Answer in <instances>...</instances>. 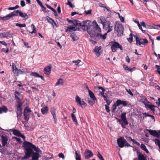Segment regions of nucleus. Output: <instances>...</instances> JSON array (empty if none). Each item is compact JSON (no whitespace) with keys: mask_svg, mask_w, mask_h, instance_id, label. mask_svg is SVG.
Wrapping results in <instances>:
<instances>
[{"mask_svg":"<svg viewBox=\"0 0 160 160\" xmlns=\"http://www.w3.org/2000/svg\"><path fill=\"white\" fill-rule=\"evenodd\" d=\"M22 147L24 150H27V155H29L32 152H34L33 149L37 152H41L39 148L36 147V146L32 143L26 141L23 142Z\"/></svg>","mask_w":160,"mask_h":160,"instance_id":"1","label":"nucleus"},{"mask_svg":"<svg viewBox=\"0 0 160 160\" xmlns=\"http://www.w3.org/2000/svg\"><path fill=\"white\" fill-rule=\"evenodd\" d=\"M15 99H16V102L17 103V104L16 105L17 109L16 112L17 113V117L18 118V121L20 120L23 123V122L22 120V119L20 118L22 114V103L21 100L20 98H19L17 95L15 94Z\"/></svg>","mask_w":160,"mask_h":160,"instance_id":"2","label":"nucleus"},{"mask_svg":"<svg viewBox=\"0 0 160 160\" xmlns=\"http://www.w3.org/2000/svg\"><path fill=\"white\" fill-rule=\"evenodd\" d=\"M101 32V29L98 24L96 20H94L92 23V25H90L87 27V32L90 35L91 33H96V32Z\"/></svg>","mask_w":160,"mask_h":160,"instance_id":"3","label":"nucleus"},{"mask_svg":"<svg viewBox=\"0 0 160 160\" xmlns=\"http://www.w3.org/2000/svg\"><path fill=\"white\" fill-rule=\"evenodd\" d=\"M24 151L25 154V155L23 157H20L19 158H21V160H23L26 159H28L32 157V160H38L39 156H40L38 152H32V153L30 154L29 156V155H27V150L24 149Z\"/></svg>","mask_w":160,"mask_h":160,"instance_id":"4","label":"nucleus"},{"mask_svg":"<svg viewBox=\"0 0 160 160\" xmlns=\"http://www.w3.org/2000/svg\"><path fill=\"white\" fill-rule=\"evenodd\" d=\"M124 31L123 27L122 24H118L115 27V32L118 37L123 34Z\"/></svg>","mask_w":160,"mask_h":160,"instance_id":"5","label":"nucleus"},{"mask_svg":"<svg viewBox=\"0 0 160 160\" xmlns=\"http://www.w3.org/2000/svg\"><path fill=\"white\" fill-rule=\"evenodd\" d=\"M134 38H135L136 41V45H137L143 47L142 46H141V45H143L144 46L145 45H146L148 42L147 39L144 38L143 39V42H141V39L140 37L139 38L138 36L137 35H134Z\"/></svg>","mask_w":160,"mask_h":160,"instance_id":"6","label":"nucleus"},{"mask_svg":"<svg viewBox=\"0 0 160 160\" xmlns=\"http://www.w3.org/2000/svg\"><path fill=\"white\" fill-rule=\"evenodd\" d=\"M12 16H18V14L20 16L24 18L25 19H27L29 18L28 15L26 13H23L19 10H15L11 13Z\"/></svg>","mask_w":160,"mask_h":160,"instance_id":"7","label":"nucleus"},{"mask_svg":"<svg viewBox=\"0 0 160 160\" xmlns=\"http://www.w3.org/2000/svg\"><path fill=\"white\" fill-rule=\"evenodd\" d=\"M107 33H105L103 35L98 32L96 33H91L90 36L92 38H95L96 39H99L100 38L104 40L106 38Z\"/></svg>","mask_w":160,"mask_h":160,"instance_id":"8","label":"nucleus"},{"mask_svg":"<svg viewBox=\"0 0 160 160\" xmlns=\"http://www.w3.org/2000/svg\"><path fill=\"white\" fill-rule=\"evenodd\" d=\"M75 99L78 106H81L82 108H85L87 106V103L82 100L81 101V98L78 96H76Z\"/></svg>","mask_w":160,"mask_h":160,"instance_id":"9","label":"nucleus"},{"mask_svg":"<svg viewBox=\"0 0 160 160\" xmlns=\"http://www.w3.org/2000/svg\"><path fill=\"white\" fill-rule=\"evenodd\" d=\"M112 44L111 45V48L112 52H115L117 48H119L121 50H122V47L118 42H112Z\"/></svg>","mask_w":160,"mask_h":160,"instance_id":"10","label":"nucleus"},{"mask_svg":"<svg viewBox=\"0 0 160 160\" xmlns=\"http://www.w3.org/2000/svg\"><path fill=\"white\" fill-rule=\"evenodd\" d=\"M117 142L118 146L121 148H122L124 146L126 140L123 137H121L117 139Z\"/></svg>","mask_w":160,"mask_h":160,"instance_id":"11","label":"nucleus"},{"mask_svg":"<svg viewBox=\"0 0 160 160\" xmlns=\"http://www.w3.org/2000/svg\"><path fill=\"white\" fill-rule=\"evenodd\" d=\"M93 155L92 152L89 150L86 149L84 152V156L85 159H88L91 158Z\"/></svg>","mask_w":160,"mask_h":160,"instance_id":"12","label":"nucleus"},{"mask_svg":"<svg viewBox=\"0 0 160 160\" xmlns=\"http://www.w3.org/2000/svg\"><path fill=\"white\" fill-rule=\"evenodd\" d=\"M56 109L54 107H53L51 108L50 112H51L52 116H53L55 123L56 124L57 122V116L56 114Z\"/></svg>","mask_w":160,"mask_h":160,"instance_id":"13","label":"nucleus"},{"mask_svg":"<svg viewBox=\"0 0 160 160\" xmlns=\"http://www.w3.org/2000/svg\"><path fill=\"white\" fill-rule=\"evenodd\" d=\"M52 67L51 65L46 67L43 70V72L47 75H49L51 72Z\"/></svg>","mask_w":160,"mask_h":160,"instance_id":"14","label":"nucleus"},{"mask_svg":"<svg viewBox=\"0 0 160 160\" xmlns=\"http://www.w3.org/2000/svg\"><path fill=\"white\" fill-rule=\"evenodd\" d=\"M13 134L16 136L20 137L23 139H25V137L24 135L22 134L19 131L16 130L14 129L12 130Z\"/></svg>","mask_w":160,"mask_h":160,"instance_id":"15","label":"nucleus"},{"mask_svg":"<svg viewBox=\"0 0 160 160\" xmlns=\"http://www.w3.org/2000/svg\"><path fill=\"white\" fill-rule=\"evenodd\" d=\"M105 23V24L103 25V27H104L105 26L107 27V28H108V30L107 32L108 33L112 30L113 26L110 25L111 22L109 21H108Z\"/></svg>","mask_w":160,"mask_h":160,"instance_id":"16","label":"nucleus"},{"mask_svg":"<svg viewBox=\"0 0 160 160\" xmlns=\"http://www.w3.org/2000/svg\"><path fill=\"white\" fill-rule=\"evenodd\" d=\"M146 130L152 135L156 137L157 138L159 137V133L155 130L147 129Z\"/></svg>","mask_w":160,"mask_h":160,"instance_id":"17","label":"nucleus"},{"mask_svg":"<svg viewBox=\"0 0 160 160\" xmlns=\"http://www.w3.org/2000/svg\"><path fill=\"white\" fill-rule=\"evenodd\" d=\"M101 46L99 47L98 46H96L94 50V52H95L96 55L98 57L102 53V51L101 50Z\"/></svg>","mask_w":160,"mask_h":160,"instance_id":"18","label":"nucleus"},{"mask_svg":"<svg viewBox=\"0 0 160 160\" xmlns=\"http://www.w3.org/2000/svg\"><path fill=\"white\" fill-rule=\"evenodd\" d=\"M1 138L2 139V146L3 147L5 146L7 143V141L8 140V137L6 135H2Z\"/></svg>","mask_w":160,"mask_h":160,"instance_id":"19","label":"nucleus"},{"mask_svg":"<svg viewBox=\"0 0 160 160\" xmlns=\"http://www.w3.org/2000/svg\"><path fill=\"white\" fill-rule=\"evenodd\" d=\"M121 119L122 121L124 123L125 125H127L128 124V122L126 119V113H122L121 115Z\"/></svg>","mask_w":160,"mask_h":160,"instance_id":"20","label":"nucleus"},{"mask_svg":"<svg viewBox=\"0 0 160 160\" xmlns=\"http://www.w3.org/2000/svg\"><path fill=\"white\" fill-rule=\"evenodd\" d=\"M41 111L43 115L46 114L48 112V106H45L44 108H41Z\"/></svg>","mask_w":160,"mask_h":160,"instance_id":"21","label":"nucleus"},{"mask_svg":"<svg viewBox=\"0 0 160 160\" xmlns=\"http://www.w3.org/2000/svg\"><path fill=\"white\" fill-rule=\"evenodd\" d=\"M76 30L75 28L73 26H70L68 27V28L65 30V32H71L72 31H75Z\"/></svg>","mask_w":160,"mask_h":160,"instance_id":"22","label":"nucleus"},{"mask_svg":"<svg viewBox=\"0 0 160 160\" xmlns=\"http://www.w3.org/2000/svg\"><path fill=\"white\" fill-rule=\"evenodd\" d=\"M75 159L76 160H81V156L80 154L79 151H77L75 152Z\"/></svg>","mask_w":160,"mask_h":160,"instance_id":"23","label":"nucleus"},{"mask_svg":"<svg viewBox=\"0 0 160 160\" xmlns=\"http://www.w3.org/2000/svg\"><path fill=\"white\" fill-rule=\"evenodd\" d=\"M8 111V109L5 106H3L2 107L0 108V113L3 112H6Z\"/></svg>","mask_w":160,"mask_h":160,"instance_id":"24","label":"nucleus"},{"mask_svg":"<svg viewBox=\"0 0 160 160\" xmlns=\"http://www.w3.org/2000/svg\"><path fill=\"white\" fill-rule=\"evenodd\" d=\"M138 160H146V157L141 153L138 154Z\"/></svg>","mask_w":160,"mask_h":160,"instance_id":"25","label":"nucleus"},{"mask_svg":"<svg viewBox=\"0 0 160 160\" xmlns=\"http://www.w3.org/2000/svg\"><path fill=\"white\" fill-rule=\"evenodd\" d=\"M12 17V15L11 13H10L5 16V17L2 18H1V19H2L3 20H8L9 19L11 18Z\"/></svg>","mask_w":160,"mask_h":160,"instance_id":"26","label":"nucleus"},{"mask_svg":"<svg viewBox=\"0 0 160 160\" xmlns=\"http://www.w3.org/2000/svg\"><path fill=\"white\" fill-rule=\"evenodd\" d=\"M97 99H92L90 98H88V102L90 105L92 106L95 103V101Z\"/></svg>","mask_w":160,"mask_h":160,"instance_id":"27","label":"nucleus"},{"mask_svg":"<svg viewBox=\"0 0 160 160\" xmlns=\"http://www.w3.org/2000/svg\"><path fill=\"white\" fill-rule=\"evenodd\" d=\"M71 115L73 121L76 125H78V124L75 115L73 113H72Z\"/></svg>","mask_w":160,"mask_h":160,"instance_id":"28","label":"nucleus"},{"mask_svg":"<svg viewBox=\"0 0 160 160\" xmlns=\"http://www.w3.org/2000/svg\"><path fill=\"white\" fill-rule=\"evenodd\" d=\"M29 113H28L25 112H24L23 116L25 120L28 122L29 118Z\"/></svg>","mask_w":160,"mask_h":160,"instance_id":"29","label":"nucleus"},{"mask_svg":"<svg viewBox=\"0 0 160 160\" xmlns=\"http://www.w3.org/2000/svg\"><path fill=\"white\" fill-rule=\"evenodd\" d=\"M70 37L72 38L73 41H76L79 39L78 36L74 33L71 34Z\"/></svg>","mask_w":160,"mask_h":160,"instance_id":"30","label":"nucleus"},{"mask_svg":"<svg viewBox=\"0 0 160 160\" xmlns=\"http://www.w3.org/2000/svg\"><path fill=\"white\" fill-rule=\"evenodd\" d=\"M89 94L90 98L92 99H97L93 93L91 91H89Z\"/></svg>","mask_w":160,"mask_h":160,"instance_id":"31","label":"nucleus"},{"mask_svg":"<svg viewBox=\"0 0 160 160\" xmlns=\"http://www.w3.org/2000/svg\"><path fill=\"white\" fill-rule=\"evenodd\" d=\"M12 68L13 69V71L14 73L16 75H17V72H18L19 69H18L15 65L13 64L12 65Z\"/></svg>","mask_w":160,"mask_h":160,"instance_id":"32","label":"nucleus"},{"mask_svg":"<svg viewBox=\"0 0 160 160\" xmlns=\"http://www.w3.org/2000/svg\"><path fill=\"white\" fill-rule=\"evenodd\" d=\"M73 24L75 26L77 27V26H80L81 25V23H80V21L76 20H74L73 22Z\"/></svg>","mask_w":160,"mask_h":160,"instance_id":"33","label":"nucleus"},{"mask_svg":"<svg viewBox=\"0 0 160 160\" xmlns=\"http://www.w3.org/2000/svg\"><path fill=\"white\" fill-rule=\"evenodd\" d=\"M90 25L87 24H82V23H81V25H80V27H82V29L84 31H85L86 29L87 31V27L88 26Z\"/></svg>","mask_w":160,"mask_h":160,"instance_id":"34","label":"nucleus"},{"mask_svg":"<svg viewBox=\"0 0 160 160\" xmlns=\"http://www.w3.org/2000/svg\"><path fill=\"white\" fill-rule=\"evenodd\" d=\"M63 80L61 78H59V79L57 82L56 83V84L55 85V86L59 85H60V84H61L62 85L63 84Z\"/></svg>","mask_w":160,"mask_h":160,"instance_id":"35","label":"nucleus"},{"mask_svg":"<svg viewBox=\"0 0 160 160\" xmlns=\"http://www.w3.org/2000/svg\"><path fill=\"white\" fill-rule=\"evenodd\" d=\"M123 68L125 70L128 71V72H132V71L133 68H129L126 65H123Z\"/></svg>","mask_w":160,"mask_h":160,"instance_id":"36","label":"nucleus"},{"mask_svg":"<svg viewBox=\"0 0 160 160\" xmlns=\"http://www.w3.org/2000/svg\"><path fill=\"white\" fill-rule=\"evenodd\" d=\"M31 27H32V29L33 30L32 31V32H29L32 34L33 33H36L37 32V31L35 29V27L34 24H32L31 25Z\"/></svg>","mask_w":160,"mask_h":160,"instance_id":"37","label":"nucleus"},{"mask_svg":"<svg viewBox=\"0 0 160 160\" xmlns=\"http://www.w3.org/2000/svg\"><path fill=\"white\" fill-rule=\"evenodd\" d=\"M133 35L132 33H131L129 35V37L127 38L128 41L130 43L132 42Z\"/></svg>","mask_w":160,"mask_h":160,"instance_id":"38","label":"nucleus"},{"mask_svg":"<svg viewBox=\"0 0 160 160\" xmlns=\"http://www.w3.org/2000/svg\"><path fill=\"white\" fill-rule=\"evenodd\" d=\"M141 101L145 105H146V104L147 102H148L147 99L145 97H142V98L141 99Z\"/></svg>","mask_w":160,"mask_h":160,"instance_id":"39","label":"nucleus"},{"mask_svg":"<svg viewBox=\"0 0 160 160\" xmlns=\"http://www.w3.org/2000/svg\"><path fill=\"white\" fill-rule=\"evenodd\" d=\"M128 138L129 139L132 141V142H133L135 143V144H136L137 145H138V146H139L140 145V143L136 141L135 140H134V139H132L131 137H128Z\"/></svg>","mask_w":160,"mask_h":160,"instance_id":"40","label":"nucleus"},{"mask_svg":"<svg viewBox=\"0 0 160 160\" xmlns=\"http://www.w3.org/2000/svg\"><path fill=\"white\" fill-rule=\"evenodd\" d=\"M12 37V35L10 34L8 32H5V36L4 38H11Z\"/></svg>","mask_w":160,"mask_h":160,"instance_id":"41","label":"nucleus"},{"mask_svg":"<svg viewBox=\"0 0 160 160\" xmlns=\"http://www.w3.org/2000/svg\"><path fill=\"white\" fill-rule=\"evenodd\" d=\"M12 138L15 139L16 141H18L19 143H21L22 142L21 141V139L19 138H18L16 137H12Z\"/></svg>","mask_w":160,"mask_h":160,"instance_id":"42","label":"nucleus"},{"mask_svg":"<svg viewBox=\"0 0 160 160\" xmlns=\"http://www.w3.org/2000/svg\"><path fill=\"white\" fill-rule=\"evenodd\" d=\"M30 75L31 76H34L36 77H38L39 74L38 73L36 72H32L31 73Z\"/></svg>","mask_w":160,"mask_h":160,"instance_id":"43","label":"nucleus"},{"mask_svg":"<svg viewBox=\"0 0 160 160\" xmlns=\"http://www.w3.org/2000/svg\"><path fill=\"white\" fill-rule=\"evenodd\" d=\"M16 26L19 27H23L26 26V24L25 23L21 24L18 23H17L16 24Z\"/></svg>","mask_w":160,"mask_h":160,"instance_id":"44","label":"nucleus"},{"mask_svg":"<svg viewBox=\"0 0 160 160\" xmlns=\"http://www.w3.org/2000/svg\"><path fill=\"white\" fill-rule=\"evenodd\" d=\"M122 101L120 99L117 100L116 102V104L117 106H119L120 105H121Z\"/></svg>","mask_w":160,"mask_h":160,"instance_id":"45","label":"nucleus"},{"mask_svg":"<svg viewBox=\"0 0 160 160\" xmlns=\"http://www.w3.org/2000/svg\"><path fill=\"white\" fill-rule=\"evenodd\" d=\"M48 21L49 23L52 25H53V23L54 22V21L51 18H49V19L48 20Z\"/></svg>","mask_w":160,"mask_h":160,"instance_id":"46","label":"nucleus"},{"mask_svg":"<svg viewBox=\"0 0 160 160\" xmlns=\"http://www.w3.org/2000/svg\"><path fill=\"white\" fill-rule=\"evenodd\" d=\"M92 10L91 9L87 11H85L84 12L85 14L87 15L89 14H90L91 13Z\"/></svg>","mask_w":160,"mask_h":160,"instance_id":"47","label":"nucleus"},{"mask_svg":"<svg viewBox=\"0 0 160 160\" xmlns=\"http://www.w3.org/2000/svg\"><path fill=\"white\" fill-rule=\"evenodd\" d=\"M69 6V7L72 8H73L74 7V6H73L72 4V3L71 2L69 1H68V2L67 4Z\"/></svg>","mask_w":160,"mask_h":160,"instance_id":"48","label":"nucleus"},{"mask_svg":"<svg viewBox=\"0 0 160 160\" xmlns=\"http://www.w3.org/2000/svg\"><path fill=\"white\" fill-rule=\"evenodd\" d=\"M98 157L100 160H104L103 157L99 152H98Z\"/></svg>","mask_w":160,"mask_h":160,"instance_id":"49","label":"nucleus"},{"mask_svg":"<svg viewBox=\"0 0 160 160\" xmlns=\"http://www.w3.org/2000/svg\"><path fill=\"white\" fill-rule=\"evenodd\" d=\"M32 111L29 108H25L24 110V112H25L28 113H30Z\"/></svg>","mask_w":160,"mask_h":160,"instance_id":"50","label":"nucleus"},{"mask_svg":"<svg viewBox=\"0 0 160 160\" xmlns=\"http://www.w3.org/2000/svg\"><path fill=\"white\" fill-rule=\"evenodd\" d=\"M155 106L152 104H151V106L150 107L149 109L152 111L154 112L155 111L154 107Z\"/></svg>","mask_w":160,"mask_h":160,"instance_id":"51","label":"nucleus"},{"mask_svg":"<svg viewBox=\"0 0 160 160\" xmlns=\"http://www.w3.org/2000/svg\"><path fill=\"white\" fill-rule=\"evenodd\" d=\"M121 105H122L124 106H126L127 105V101H122Z\"/></svg>","mask_w":160,"mask_h":160,"instance_id":"52","label":"nucleus"},{"mask_svg":"<svg viewBox=\"0 0 160 160\" xmlns=\"http://www.w3.org/2000/svg\"><path fill=\"white\" fill-rule=\"evenodd\" d=\"M141 149L144 150L146 148V147L145 145L144 144H142L141 145Z\"/></svg>","mask_w":160,"mask_h":160,"instance_id":"53","label":"nucleus"},{"mask_svg":"<svg viewBox=\"0 0 160 160\" xmlns=\"http://www.w3.org/2000/svg\"><path fill=\"white\" fill-rule=\"evenodd\" d=\"M118 16L120 19L121 21L122 22H124V19L123 17L120 16L119 13H118Z\"/></svg>","mask_w":160,"mask_h":160,"instance_id":"54","label":"nucleus"},{"mask_svg":"<svg viewBox=\"0 0 160 160\" xmlns=\"http://www.w3.org/2000/svg\"><path fill=\"white\" fill-rule=\"evenodd\" d=\"M105 109L107 112H109L110 111V110L109 109V107L106 105H105Z\"/></svg>","mask_w":160,"mask_h":160,"instance_id":"55","label":"nucleus"},{"mask_svg":"<svg viewBox=\"0 0 160 160\" xmlns=\"http://www.w3.org/2000/svg\"><path fill=\"white\" fill-rule=\"evenodd\" d=\"M72 62H73V63H76V65H78V64L80 63V60H75V61H72Z\"/></svg>","mask_w":160,"mask_h":160,"instance_id":"56","label":"nucleus"},{"mask_svg":"<svg viewBox=\"0 0 160 160\" xmlns=\"http://www.w3.org/2000/svg\"><path fill=\"white\" fill-rule=\"evenodd\" d=\"M77 14H79L80 15H82V14H79L78 12H72L71 13V15L72 16H73Z\"/></svg>","mask_w":160,"mask_h":160,"instance_id":"57","label":"nucleus"},{"mask_svg":"<svg viewBox=\"0 0 160 160\" xmlns=\"http://www.w3.org/2000/svg\"><path fill=\"white\" fill-rule=\"evenodd\" d=\"M99 6L102 7L106 8V4H102L101 3H99L98 4Z\"/></svg>","mask_w":160,"mask_h":160,"instance_id":"58","label":"nucleus"},{"mask_svg":"<svg viewBox=\"0 0 160 160\" xmlns=\"http://www.w3.org/2000/svg\"><path fill=\"white\" fill-rule=\"evenodd\" d=\"M58 156L60 158H62L63 159L64 158V154L62 153H60L58 154Z\"/></svg>","mask_w":160,"mask_h":160,"instance_id":"59","label":"nucleus"},{"mask_svg":"<svg viewBox=\"0 0 160 160\" xmlns=\"http://www.w3.org/2000/svg\"><path fill=\"white\" fill-rule=\"evenodd\" d=\"M17 73L18 74L17 76H18L19 74H22L23 73V72L21 70L19 69L18 70V72H17Z\"/></svg>","mask_w":160,"mask_h":160,"instance_id":"60","label":"nucleus"},{"mask_svg":"<svg viewBox=\"0 0 160 160\" xmlns=\"http://www.w3.org/2000/svg\"><path fill=\"white\" fill-rule=\"evenodd\" d=\"M124 146H127V147H131V146L127 142V141L126 140V142H125Z\"/></svg>","mask_w":160,"mask_h":160,"instance_id":"61","label":"nucleus"},{"mask_svg":"<svg viewBox=\"0 0 160 160\" xmlns=\"http://www.w3.org/2000/svg\"><path fill=\"white\" fill-rule=\"evenodd\" d=\"M127 91L128 92V93L131 96H133V94L131 91V90L129 89V90L127 89Z\"/></svg>","mask_w":160,"mask_h":160,"instance_id":"62","label":"nucleus"},{"mask_svg":"<svg viewBox=\"0 0 160 160\" xmlns=\"http://www.w3.org/2000/svg\"><path fill=\"white\" fill-rule=\"evenodd\" d=\"M21 5L22 7H24L25 6V4L24 2V1H21Z\"/></svg>","mask_w":160,"mask_h":160,"instance_id":"63","label":"nucleus"},{"mask_svg":"<svg viewBox=\"0 0 160 160\" xmlns=\"http://www.w3.org/2000/svg\"><path fill=\"white\" fill-rule=\"evenodd\" d=\"M126 61L128 63H129L130 62V58L129 57L127 56L126 58Z\"/></svg>","mask_w":160,"mask_h":160,"instance_id":"64","label":"nucleus"}]
</instances>
